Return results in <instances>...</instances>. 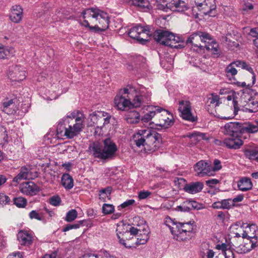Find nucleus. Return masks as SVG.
<instances>
[{
    "label": "nucleus",
    "instance_id": "42",
    "mask_svg": "<svg viewBox=\"0 0 258 258\" xmlns=\"http://www.w3.org/2000/svg\"><path fill=\"white\" fill-rule=\"evenodd\" d=\"M174 9H173L172 11L177 12H182L186 11L188 7L186 3L181 0H179V2L175 5L174 7Z\"/></svg>",
    "mask_w": 258,
    "mask_h": 258
},
{
    "label": "nucleus",
    "instance_id": "27",
    "mask_svg": "<svg viewBox=\"0 0 258 258\" xmlns=\"http://www.w3.org/2000/svg\"><path fill=\"white\" fill-rule=\"evenodd\" d=\"M162 3H159L157 5L159 10L164 12H168L169 10L172 11L175 5L179 2V0H160Z\"/></svg>",
    "mask_w": 258,
    "mask_h": 258
},
{
    "label": "nucleus",
    "instance_id": "2",
    "mask_svg": "<svg viewBox=\"0 0 258 258\" xmlns=\"http://www.w3.org/2000/svg\"><path fill=\"white\" fill-rule=\"evenodd\" d=\"M84 117L83 115L76 117L67 116L61 119L56 127V134L50 131L45 138L52 142L53 139H61L63 137L72 139L79 134L84 127Z\"/></svg>",
    "mask_w": 258,
    "mask_h": 258
},
{
    "label": "nucleus",
    "instance_id": "30",
    "mask_svg": "<svg viewBox=\"0 0 258 258\" xmlns=\"http://www.w3.org/2000/svg\"><path fill=\"white\" fill-rule=\"evenodd\" d=\"M17 238L21 245H29L32 241L31 235L25 231H20L17 235Z\"/></svg>",
    "mask_w": 258,
    "mask_h": 258
},
{
    "label": "nucleus",
    "instance_id": "3",
    "mask_svg": "<svg viewBox=\"0 0 258 258\" xmlns=\"http://www.w3.org/2000/svg\"><path fill=\"white\" fill-rule=\"evenodd\" d=\"M132 142L139 148L153 152L159 148L161 137L159 133L150 129H142L133 136Z\"/></svg>",
    "mask_w": 258,
    "mask_h": 258
},
{
    "label": "nucleus",
    "instance_id": "15",
    "mask_svg": "<svg viewBox=\"0 0 258 258\" xmlns=\"http://www.w3.org/2000/svg\"><path fill=\"white\" fill-rule=\"evenodd\" d=\"M198 9L204 15H210L216 9L215 0H198L196 2Z\"/></svg>",
    "mask_w": 258,
    "mask_h": 258
},
{
    "label": "nucleus",
    "instance_id": "13",
    "mask_svg": "<svg viewBox=\"0 0 258 258\" xmlns=\"http://www.w3.org/2000/svg\"><path fill=\"white\" fill-rule=\"evenodd\" d=\"M178 110L182 118L185 120L194 121V117L191 111V105L188 101H180L178 103Z\"/></svg>",
    "mask_w": 258,
    "mask_h": 258
},
{
    "label": "nucleus",
    "instance_id": "10",
    "mask_svg": "<svg viewBox=\"0 0 258 258\" xmlns=\"http://www.w3.org/2000/svg\"><path fill=\"white\" fill-rule=\"evenodd\" d=\"M158 121L156 123L157 126L165 128L171 126L173 124V118L168 110L162 107V111L158 115Z\"/></svg>",
    "mask_w": 258,
    "mask_h": 258
},
{
    "label": "nucleus",
    "instance_id": "57",
    "mask_svg": "<svg viewBox=\"0 0 258 258\" xmlns=\"http://www.w3.org/2000/svg\"><path fill=\"white\" fill-rule=\"evenodd\" d=\"M11 201L10 198L4 194H0V205L9 204Z\"/></svg>",
    "mask_w": 258,
    "mask_h": 258
},
{
    "label": "nucleus",
    "instance_id": "64",
    "mask_svg": "<svg viewBox=\"0 0 258 258\" xmlns=\"http://www.w3.org/2000/svg\"><path fill=\"white\" fill-rule=\"evenodd\" d=\"M243 200V196L242 195H239L235 198L232 199V201L234 207L235 206L236 203L241 202Z\"/></svg>",
    "mask_w": 258,
    "mask_h": 258
},
{
    "label": "nucleus",
    "instance_id": "48",
    "mask_svg": "<svg viewBox=\"0 0 258 258\" xmlns=\"http://www.w3.org/2000/svg\"><path fill=\"white\" fill-rule=\"evenodd\" d=\"M208 102L215 107L218 106L220 104L219 96L216 94L212 93L208 98Z\"/></svg>",
    "mask_w": 258,
    "mask_h": 258
},
{
    "label": "nucleus",
    "instance_id": "4",
    "mask_svg": "<svg viewBox=\"0 0 258 258\" xmlns=\"http://www.w3.org/2000/svg\"><path fill=\"white\" fill-rule=\"evenodd\" d=\"M257 227H245L246 230L242 233L243 238L236 241L232 239L231 243L235 251L238 254H244L249 252L257 246V237L255 232Z\"/></svg>",
    "mask_w": 258,
    "mask_h": 258
},
{
    "label": "nucleus",
    "instance_id": "52",
    "mask_svg": "<svg viewBox=\"0 0 258 258\" xmlns=\"http://www.w3.org/2000/svg\"><path fill=\"white\" fill-rule=\"evenodd\" d=\"M222 209H230L234 207L231 199L222 200Z\"/></svg>",
    "mask_w": 258,
    "mask_h": 258
},
{
    "label": "nucleus",
    "instance_id": "17",
    "mask_svg": "<svg viewBox=\"0 0 258 258\" xmlns=\"http://www.w3.org/2000/svg\"><path fill=\"white\" fill-rule=\"evenodd\" d=\"M194 170L199 176H211L210 163L205 160H201L194 166Z\"/></svg>",
    "mask_w": 258,
    "mask_h": 258
},
{
    "label": "nucleus",
    "instance_id": "43",
    "mask_svg": "<svg viewBox=\"0 0 258 258\" xmlns=\"http://www.w3.org/2000/svg\"><path fill=\"white\" fill-rule=\"evenodd\" d=\"M176 210L181 212H188L191 210L190 201H185L176 208Z\"/></svg>",
    "mask_w": 258,
    "mask_h": 258
},
{
    "label": "nucleus",
    "instance_id": "62",
    "mask_svg": "<svg viewBox=\"0 0 258 258\" xmlns=\"http://www.w3.org/2000/svg\"><path fill=\"white\" fill-rule=\"evenodd\" d=\"M231 90L232 89L230 88L223 87L220 89L219 94L221 95H226L228 94Z\"/></svg>",
    "mask_w": 258,
    "mask_h": 258
},
{
    "label": "nucleus",
    "instance_id": "47",
    "mask_svg": "<svg viewBox=\"0 0 258 258\" xmlns=\"http://www.w3.org/2000/svg\"><path fill=\"white\" fill-rule=\"evenodd\" d=\"M210 168L211 170V176L214 175L216 171L220 170L222 168L221 161L218 159H215L213 162V166L212 167L210 164Z\"/></svg>",
    "mask_w": 258,
    "mask_h": 258
},
{
    "label": "nucleus",
    "instance_id": "53",
    "mask_svg": "<svg viewBox=\"0 0 258 258\" xmlns=\"http://www.w3.org/2000/svg\"><path fill=\"white\" fill-rule=\"evenodd\" d=\"M29 216L31 219H35L39 221L42 219V215L41 213H38L36 210L31 211L29 214Z\"/></svg>",
    "mask_w": 258,
    "mask_h": 258
},
{
    "label": "nucleus",
    "instance_id": "37",
    "mask_svg": "<svg viewBox=\"0 0 258 258\" xmlns=\"http://www.w3.org/2000/svg\"><path fill=\"white\" fill-rule=\"evenodd\" d=\"M233 63H235L236 67L241 68L242 69L246 70L250 72L252 75V84H254L255 82V76L254 75L253 69L248 64L243 61L240 60L233 61Z\"/></svg>",
    "mask_w": 258,
    "mask_h": 258
},
{
    "label": "nucleus",
    "instance_id": "5",
    "mask_svg": "<svg viewBox=\"0 0 258 258\" xmlns=\"http://www.w3.org/2000/svg\"><path fill=\"white\" fill-rule=\"evenodd\" d=\"M90 150L95 158L100 159L111 160L115 157L117 151V147L110 138H106L103 141V146L99 143H95L91 145Z\"/></svg>",
    "mask_w": 258,
    "mask_h": 258
},
{
    "label": "nucleus",
    "instance_id": "61",
    "mask_svg": "<svg viewBox=\"0 0 258 258\" xmlns=\"http://www.w3.org/2000/svg\"><path fill=\"white\" fill-rule=\"evenodd\" d=\"M106 115L104 116L102 119V122H103V126H105V125L108 124V123H109L110 119L111 118V116L110 115H109L107 112H106Z\"/></svg>",
    "mask_w": 258,
    "mask_h": 258
},
{
    "label": "nucleus",
    "instance_id": "39",
    "mask_svg": "<svg viewBox=\"0 0 258 258\" xmlns=\"http://www.w3.org/2000/svg\"><path fill=\"white\" fill-rule=\"evenodd\" d=\"M164 223L165 226H171V225H177V224H179L180 226H183L184 224H186L187 225H193L195 223L194 221H189V222L183 223H180V222H177L175 219H172L169 216H166L164 220Z\"/></svg>",
    "mask_w": 258,
    "mask_h": 258
},
{
    "label": "nucleus",
    "instance_id": "34",
    "mask_svg": "<svg viewBox=\"0 0 258 258\" xmlns=\"http://www.w3.org/2000/svg\"><path fill=\"white\" fill-rule=\"evenodd\" d=\"M125 119L129 123H137L141 120L139 112L133 110L128 112L125 115Z\"/></svg>",
    "mask_w": 258,
    "mask_h": 258
},
{
    "label": "nucleus",
    "instance_id": "31",
    "mask_svg": "<svg viewBox=\"0 0 258 258\" xmlns=\"http://www.w3.org/2000/svg\"><path fill=\"white\" fill-rule=\"evenodd\" d=\"M185 137L190 139V142L192 144H196L197 143L202 140H208V138L206 136V134L201 133L198 132H194L192 133H188Z\"/></svg>",
    "mask_w": 258,
    "mask_h": 258
},
{
    "label": "nucleus",
    "instance_id": "16",
    "mask_svg": "<svg viewBox=\"0 0 258 258\" xmlns=\"http://www.w3.org/2000/svg\"><path fill=\"white\" fill-rule=\"evenodd\" d=\"M199 31L191 34L186 39L185 43L190 47V49L199 52L204 49V47L199 43Z\"/></svg>",
    "mask_w": 258,
    "mask_h": 258
},
{
    "label": "nucleus",
    "instance_id": "19",
    "mask_svg": "<svg viewBox=\"0 0 258 258\" xmlns=\"http://www.w3.org/2000/svg\"><path fill=\"white\" fill-rule=\"evenodd\" d=\"M33 176L30 168L26 166L21 167L19 173L13 179L14 185L16 186L22 180L32 179Z\"/></svg>",
    "mask_w": 258,
    "mask_h": 258
},
{
    "label": "nucleus",
    "instance_id": "38",
    "mask_svg": "<svg viewBox=\"0 0 258 258\" xmlns=\"http://www.w3.org/2000/svg\"><path fill=\"white\" fill-rule=\"evenodd\" d=\"M227 95L226 98L228 101H232V104L234 107V115L237 114L239 108L238 106V103L236 100V94L235 92L232 90L231 92Z\"/></svg>",
    "mask_w": 258,
    "mask_h": 258
},
{
    "label": "nucleus",
    "instance_id": "28",
    "mask_svg": "<svg viewBox=\"0 0 258 258\" xmlns=\"http://www.w3.org/2000/svg\"><path fill=\"white\" fill-rule=\"evenodd\" d=\"M238 189L242 191H246L251 189L252 183L249 178L244 177L241 178L237 182Z\"/></svg>",
    "mask_w": 258,
    "mask_h": 258
},
{
    "label": "nucleus",
    "instance_id": "55",
    "mask_svg": "<svg viewBox=\"0 0 258 258\" xmlns=\"http://www.w3.org/2000/svg\"><path fill=\"white\" fill-rule=\"evenodd\" d=\"M151 195V192L148 190H141L138 193V198L140 200H145L149 197Z\"/></svg>",
    "mask_w": 258,
    "mask_h": 258
},
{
    "label": "nucleus",
    "instance_id": "6",
    "mask_svg": "<svg viewBox=\"0 0 258 258\" xmlns=\"http://www.w3.org/2000/svg\"><path fill=\"white\" fill-rule=\"evenodd\" d=\"M82 15L84 19L92 18L98 21L100 24H102V28H100L98 26H90L89 29L91 31L103 32L108 27L109 20L108 14L98 8L87 9L82 12Z\"/></svg>",
    "mask_w": 258,
    "mask_h": 258
},
{
    "label": "nucleus",
    "instance_id": "23",
    "mask_svg": "<svg viewBox=\"0 0 258 258\" xmlns=\"http://www.w3.org/2000/svg\"><path fill=\"white\" fill-rule=\"evenodd\" d=\"M105 115L106 112L101 111H95L90 113L88 118V125L92 126L102 123V117Z\"/></svg>",
    "mask_w": 258,
    "mask_h": 258
},
{
    "label": "nucleus",
    "instance_id": "8",
    "mask_svg": "<svg viewBox=\"0 0 258 258\" xmlns=\"http://www.w3.org/2000/svg\"><path fill=\"white\" fill-rule=\"evenodd\" d=\"M149 33L150 30L148 26L143 27L140 25H137L131 28L128 32V35L131 38L137 39L142 43H144L147 41Z\"/></svg>",
    "mask_w": 258,
    "mask_h": 258
},
{
    "label": "nucleus",
    "instance_id": "35",
    "mask_svg": "<svg viewBox=\"0 0 258 258\" xmlns=\"http://www.w3.org/2000/svg\"><path fill=\"white\" fill-rule=\"evenodd\" d=\"M258 131V121H255L254 123L248 122L244 125L242 124V134L247 133L254 134Z\"/></svg>",
    "mask_w": 258,
    "mask_h": 258
},
{
    "label": "nucleus",
    "instance_id": "22",
    "mask_svg": "<svg viewBox=\"0 0 258 258\" xmlns=\"http://www.w3.org/2000/svg\"><path fill=\"white\" fill-rule=\"evenodd\" d=\"M15 100L16 99L5 98L2 102L3 111L8 114L15 113L17 109L15 103Z\"/></svg>",
    "mask_w": 258,
    "mask_h": 258
},
{
    "label": "nucleus",
    "instance_id": "46",
    "mask_svg": "<svg viewBox=\"0 0 258 258\" xmlns=\"http://www.w3.org/2000/svg\"><path fill=\"white\" fill-rule=\"evenodd\" d=\"M244 155L249 159L255 160L258 162V151L255 150H246Z\"/></svg>",
    "mask_w": 258,
    "mask_h": 258
},
{
    "label": "nucleus",
    "instance_id": "11",
    "mask_svg": "<svg viewBox=\"0 0 258 258\" xmlns=\"http://www.w3.org/2000/svg\"><path fill=\"white\" fill-rule=\"evenodd\" d=\"M222 128L225 135L232 137L238 136L242 134V124L238 122L227 123Z\"/></svg>",
    "mask_w": 258,
    "mask_h": 258
},
{
    "label": "nucleus",
    "instance_id": "51",
    "mask_svg": "<svg viewBox=\"0 0 258 258\" xmlns=\"http://www.w3.org/2000/svg\"><path fill=\"white\" fill-rule=\"evenodd\" d=\"M114 211L113 205L104 204L102 206V212L105 214H109Z\"/></svg>",
    "mask_w": 258,
    "mask_h": 258
},
{
    "label": "nucleus",
    "instance_id": "21",
    "mask_svg": "<svg viewBox=\"0 0 258 258\" xmlns=\"http://www.w3.org/2000/svg\"><path fill=\"white\" fill-rule=\"evenodd\" d=\"M223 144L229 149H238L243 145V141L238 136H234L225 139L221 145Z\"/></svg>",
    "mask_w": 258,
    "mask_h": 258
},
{
    "label": "nucleus",
    "instance_id": "41",
    "mask_svg": "<svg viewBox=\"0 0 258 258\" xmlns=\"http://www.w3.org/2000/svg\"><path fill=\"white\" fill-rule=\"evenodd\" d=\"M14 204L18 208H24L27 204V200L22 197H15L13 200Z\"/></svg>",
    "mask_w": 258,
    "mask_h": 258
},
{
    "label": "nucleus",
    "instance_id": "32",
    "mask_svg": "<svg viewBox=\"0 0 258 258\" xmlns=\"http://www.w3.org/2000/svg\"><path fill=\"white\" fill-rule=\"evenodd\" d=\"M13 47L6 46L0 44V59L8 58L15 54Z\"/></svg>",
    "mask_w": 258,
    "mask_h": 258
},
{
    "label": "nucleus",
    "instance_id": "29",
    "mask_svg": "<svg viewBox=\"0 0 258 258\" xmlns=\"http://www.w3.org/2000/svg\"><path fill=\"white\" fill-rule=\"evenodd\" d=\"M203 186V183L201 182H192L186 184L184 187V190L188 193L195 194L201 191Z\"/></svg>",
    "mask_w": 258,
    "mask_h": 258
},
{
    "label": "nucleus",
    "instance_id": "58",
    "mask_svg": "<svg viewBox=\"0 0 258 258\" xmlns=\"http://www.w3.org/2000/svg\"><path fill=\"white\" fill-rule=\"evenodd\" d=\"M234 247L227 249L223 254L225 256V258H234L233 251L235 250Z\"/></svg>",
    "mask_w": 258,
    "mask_h": 258
},
{
    "label": "nucleus",
    "instance_id": "63",
    "mask_svg": "<svg viewBox=\"0 0 258 258\" xmlns=\"http://www.w3.org/2000/svg\"><path fill=\"white\" fill-rule=\"evenodd\" d=\"M101 194L100 195V199L104 198V197H102V195L103 194H105L107 197L108 195H110L111 193V189L110 187H108L106 188L102 189L100 191Z\"/></svg>",
    "mask_w": 258,
    "mask_h": 258
},
{
    "label": "nucleus",
    "instance_id": "18",
    "mask_svg": "<svg viewBox=\"0 0 258 258\" xmlns=\"http://www.w3.org/2000/svg\"><path fill=\"white\" fill-rule=\"evenodd\" d=\"M147 112L141 117L143 123H147L151 121L155 116L158 115L162 111V107L157 105H149L147 106Z\"/></svg>",
    "mask_w": 258,
    "mask_h": 258
},
{
    "label": "nucleus",
    "instance_id": "26",
    "mask_svg": "<svg viewBox=\"0 0 258 258\" xmlns=\"http://www.w3.org/2000/svg\"><path fill=\"white\" fill-rule=\"evenodd\" d=\"M243 111L248 112H256L258 111V95L248 99L246 104L244 106Z\"/></svg>",
    "mask_w": 258,
    "mask_h": 258
},
{
    "label": "nucleus",
    "instance_id": "20",
    "mask_svg": "<svg viewBox=\"0 0 258 258\" xmlns=\"http://www.w3.org/2000/svg\"><path fill=\"white\" fill-rule=\"evenodd\" d=\"M183 227H169V229L174 236V238L178 241H182L187 238L190 233V230L183 229Z\"/></svg>",
    "mask_w": 258,
    "mask_h": 258
},
{
    "label": "nucleus",
    "instance_id": "49",
    "mask_svg": "<svg viewBox=\"0 0 258 258\" xmlns=\"http://www.w3.org/2000/svg\"><path fill=\"white\" fill-rule=\"evenodd\" d=\"M77 215L76 210L72 209L67 212L64 220L68 222H71L77 218Z\"/></svg>",
    "mask_w": 258,
    "mask_h": 258
},
{
    "label": "nucleus",
    "instance_id": "59",
    "mask_svg": "<svg viewBox=\"0 0 258 258\" xmlns=\"http://www.w3.org/2000/svg\"><path fill=\"white\" fill-rule=\"evenodd\" d=\"M61 202L60 199L58 196H53L50 199L49 203L54 206H58Z\"/></svg>",
    "mask_w": 258,
    "mask_h": 258
},
{
    "label": "nucleus",
    "instance_id": "45",
    "mask_svg": "<svg viewBox=\"0 0 258 258\" xmlns=\"http://www.w3.org/2000/svg\"><path fill=\"white\" fill-rule=\"evenodd\" d=\"M9 141V137L7 133L6 128L0 125V143H7Z\"/></svg>",
    "mask_w": 258,
    "mask_h": 258
},
{
    "label": "nucleus",
    "instance_id": "9",
    "mask_svg": "<svg viewBox=\"0 0 258 258\" xmlns=\"http://www.w3.org/2000/svg\"><path fill=\"white\" fill-rule=\"evenodd\" d=\"M26 74V71L23 67L18 65H13L9 68L8 76L11 82H21L25 79Z\"/></svg>",
    "mask_w": 258,
    "mask_h": 258
},
{
    "label": "nucleus",
    "instance_id": "25",
    "mask_svg": "<svg viewBox=\"0 0 258 258\" xmlns=\"http://www.w3.org/2000/svg\"><path fill=\"white\" fill-rule=\"evenodd\" d=\"M125 3L137 7L141 11H147L152 8L148 0H125Z\"/></svg>",
    "mask_w": 258,
    "mask_h": 258
},
{
    "label": "nucleus",
    "instance_id": "56",
    "mask_svg": "<svg viewBox=\"0 0 258 258\" xmlns=\"http://www.w3.org/2000/svg\"><path fill=\"white\" fill-rule=\"evenodd\" d=\"M135 202V201L133 199L128 200L118 206L117 207V209L118 210H120L121 209L125 208L133 205Z\"/></svg>",
    "mask_w": 258,
    "mask_h": 258
},
{
    "label": "nucleus",
    "instance_id": "44",
    "mask_svg": "<svg viewBox=\"0 0 258 258\" xmlns=\"http://www.w3.org/2000/svg\"><path fill=\"white\" fill-rule=\"evenodd\" d=\"M235 63L233 61L230 63L225 69V73L227 77H230V76H234L237 73V71L235 68Z\"/></svg>",
    "mask_w": 258,
    "mask_h": 258
},
{
    "label": "nucleus",
    "instance_id": "50",
    "mask_svg": "<svg viewBox=\"0 0 258 258\" xmlns=\"http://www.w3.org/2000/svg\"><path fill=\"white\" fill-rule=\"evenodd\" d=\"M217 217L223 223L228 221L230 219V215L227 212L219 211Z\"/></svg>",
    "mask_w": 258,
    "mask_h": 258
},
{
    "label": "nucleus",
    "instance_id": "36",
    "mask_svg": "<svg viewBox=\"0 0 258 258\" xmlns=\"http://www.w3.org/2000/svg\"><path fill=\"white\" fill-rule=\"evenodd\" d=\"M61 184L66 189H70L73 187L74 180L72 176L68 174H63L61 177Z\"/></svg>",
    "mask_w": 258,
    "mask_h": 258
},
{
    "label": "nucleus",
    "instance_id": "12",
    "mask_svg": "<svg viewBox=\"0 0 258 258\" xmlns=\"http://www.w3.org/2000/svg\"><path fill=\"white\" fill-rule=\"evenodd\" d=\"M200 41L205 44L208 50H212L215 53L218 52V44L216 43L212 36L207 32L199 31Z\"/></svg>",
    "mask_w": 258,
    "mask_h": 258
},
{
    "label": "nucleus",
    "instance_id": "33",
    "mask_svg": "<svg viewBox=\"0 0 258 258\" xmlns=\"http://www.w3.org/2000/svg\"><path fill=\"white\" fill-rule=\"evenodd\" d=\"M140 231V234L138 235V238L136 241L137 245L145 244L149 238V234L150 230L149 227H144L142 231Z\"/></svg>",
    "mask_w": 258,
    "mask_h": 258
},
{
    "label": "nucleus",
    "instance_id": "54",
    "mask_svg": "<svg viewBox=\"0 0 258 258\" xmlns=\"http://www.w3.org/2000/svg\"><path fill=\"white\" fill-rule=\"evenodd\" d=\"M232 247V244L231 242L228 244L222 243V244H217L216 246V248L218 250H221L223 253L228 248H230Z\"/></svg>",
    "mask_w": 258,
    "mask_h": 258
},
{
    "label": "nucleus",
    "instance_id": "24",
    "mask_svg": "<svg viewBox=\"0 0 258 258\" xmlns=\"http://www.w3.org/2000/svg\"><path fill=\"white\" fill-rule=\"evenodd\" d=\"M23 9L20 5H14L12 7L10 14V19L14 23H18L22 19Z\"/></svg>",
    "mask_w": 258,
    "mask_h": 258
},
{
    "label": "nucleus",
    "instance_id": "1",
    "mask_svg": "<svg viewBox=\"0 0 258 258\" xmlns=\"http://www.w3.org/2000/svg\"><path fill=\"white\" fill-rule=\"evenodd\" d=\"M151 92L143 86H141L139 92L132 86L120 89L114 99L115 107L123 111L126 108L140 107L151 100Z\"/></svg>",
    "mask_w": 258,
    "mask_h": 258
},
{
    "label": "nucleus",
    "instance_id": "7",
    "mask_svg": "<svg viewBox=\"0 0 258 258\" xmlns=\"http://www.w3.org/2000/svg\"><path fill=\"white\" fill-rule=\"evenodd\" d=\"M154 37L157 42L171 48L180 49L185 46L183 40L167 31L157 30Z\"/></svg>",
    "mask_w": 258,
    "mask_h": 258
},
{
    "label": "nucleus",
    "instance_id": "14",
    "mask_svg": "<svg viewBox=\"0 0 258 258\" xmlns=\"http://www.w3.org/2000/svg\"><path fill=\"white\" fill-rule=\"evenodd\" d=\"M19 190L23 195L33 196L37 195L40 188L34 182L28 181L21 184L19 186Z\"/></svg>",
    "mask_w": 258,
    "mask_h": 258
},
{
    "label": "nucleus",
    "instance_id": "40",
    "mask_svg": "<svg viewBox=\"0 0 258 258\" xmlns=\"http://www.w3.org/2000/svg\"><path fill=\"white\" fill-rule=\"evenodd\" d=\"M138 230L134 227H132L130 230H126L122 233L120 232L119 234H122V236L126 240H130L133 238V236L137 235L138 233Z\"/></svg>",
    "mask_w": 258,
    "mask_h": 258
},
{
    "label": "nucleus",
    "instance_id": "60",
    "mask_svg": "<svg viewBox=\"0 0 258 258\" xmlns=\"http://www.w3.org/2000/svg\"><path fill=\"white\" fill-rule=\"evenodd\" d=\"M219 183V180L215 178L211 179L206 181V185L209 187H212L214 185H216Z\"/></svg>",
    "mask_w": 258,
    "mask_h": 258
}]
</instances>
